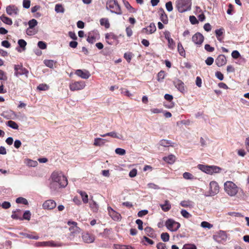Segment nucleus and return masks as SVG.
Here are the masks:
<instances>
[{
	"label": "nucleus",
	"mask_w": 249,
	"mask_h": 249,
	"mask_svg": "<svg viewBox=\"0 0 249 249\" xmlns=\"http://www.w3.org/2000/svg\"><path fill=\"white\" fill-rule=\"evenodd\" d=\"M67 185V178L62 172H53L52 174L50 188L52 192L60 188H65Z\"/></svg>",
	"instance_id": "nucleus-1"
},
{
	"label": "nucleus",
	"mask_w": 249,
	"mask_h": 249,
	"mask_svg": "<svg viewBox=\"0 0 249 249\" xmlns=\"http://www.w3.org/2000/svg\"><path fill=\"white\" fill-rule=\"evenodd\" d=\"M106 9L110 10V12L121 15L122 12L117 0H107L106 3Z\"/></svg>",
	"instance_id": "nucleus-2"
},
{
	"label": "nucleus",
	"mask_w": 249,
	"mask_h": 249,
	"mask_svg": "<svg viewBox=\"0 0 249 249\" xmlns=\"http://www.w3.org/2000/svg\"><path fill=\"white\" fill-rule=\"evenodd\" d=\"M191 0H178L176 1L177 8L180 13L190 11L191 9Z\"/></svg>",
	"instance_id": "nucleus-3"
},
{
	"label": "nucleus",
	"mask_w": 249,
	"mask_h": 249,
	"mask_svg": "<svg viewBox=\"0 0 249 249\" xmlns=\"http://www.w3.org/2000/svg\"><path fill=\"white\" fill-rule=\"evenodd\" d=\"M224 189L225 192L230 196H235L238 191V187L231 181H227L224 183Z\"/></svg>",
	"instance_id": "nucleus-4"
},
{
	"label": "nucleus",
	"mask_w": 249,
	"mask_h": 249,
	"mask_svg": "<svg viewBox=\"0 0 249 249\" xmlns=\"http://www.w3.org/2000/svg\"><path fill=\"white\" fill-rule=\"evenodd\" d=\"M67 224L70 226L69 228L70 233L69 238L71 240L74 237L79 234L81 230L77 226V223L76 222L69 221Z\"/></svg>",
	"instance_id": "nucleus-5"
},
{
	"label": "nucleus",
	"mask_w": 249,
	"mask_h": 249,
	"mask_svg": "<svg viewBox=\"0 0 249 249\" xmlns=\"http://www.w3.org/2000/svg\"><path fill=\"white\" fill-rule=\"evenodd\" d=\"M14 71V75L17 77L22 75H24L26 77H28L29 71L25 68H24L22 64L15 65Z\"/></svg>",
	"instance_id": "nucleus-6"
},
{
	"label": "nucleus",
	"mask_w": 249,
	"mask_h": 249,
	"mask_svg": "<svg viewBox=\"0 0 249 249\" xmlns=\"http://www.w3.org/2000/svg\"><path fill=\"white\" fill-rule=\"evenodd\" d=\"M165 226L171 231H177L180 226V224L172 219H168L165 222Z\"/></svg>",
	"instance_id": "nucleus-7"
},
{
	"label": "nucleus",
	"mask_w": 249,
	"mask_h": 249,
	"mask_svg": "<svg viewBox=\"0 0 249 249\" xmlns=\"http://www.w3.org/2000/svg\"><path fill=\"white\" fill-rule=\"evenodd\" d=\"M213 239L218 243L223 244L227 239L226 232L224 231H219L213 235Z\"/></svg>",
	"instance_id": "nucleus-8"
},
{
	"label": "nucleus",
	"mask_w": 249,
	"mask_h": 249,
	"mask_svg": "<svg viewBox=\"0 0 249 249\" xmlns=\"http://www.w3.org/2000/svg\"><path fill=\"white\" fill-rule=\"evenodd\" d=\"M36 247H59L63 246V244L61 243H55L53 241H48L44 242H38L36 243Z\"/></svg>",
	"instance_id": "nucleus-9"
},
{
	"label": "nucleus",
	"mask_w": 249,
	"mask_h": 249,
	"mask_svg": "<svg viewBox=\"0 0 249 249\" xmlns=\"http://www.w3.org/2000/svg\"><path fill=\"white\" fill-rule=\"evenodd\" d=\"M85 86L86 85L84 81H80L70 83L69 88L71 91H75L83 89Z\"/></svg>",
	"instance_id": "nucleus-10"
},
{
	"label": "nucleus",
	"mask_w": 249,
	"mask_h": 249,
	"mask_svg": "<svg viewBox=\"0 0 249 249\" xmlns=\"http://www.w3.org/2000/svg\"><path fill=\"white\" fill-rule=\"evenodd\" d=\"M209 195L206 196H213L219 192V186L215 181H211L209 185Z\"/></svg>",
	"instance_id": "nucleus-11"
},
{
	"label": "nucleus",
	"mask_w": 249,
	"mask_h": 249,
	"mask_svg": "<svg viewBox=\"0 0 249 249\" xmlns=\"http://www.w3.org/2000/svg\"><path fill=\"white\" fill-rule=\"evenodd\" d=\"M99 37V34L97 31H93L88 33L87 41L91 44L94 43L96 39Z\"/></svg>",
	"instance_id": "nucleus-12"
},
{
	"label": "nucleus",
	"mask_w": 249,
	"mask_h": 249,
	"mask_svg": "<svg viewBox=\"0 0 249 249\" xmlns=\"http://www.w3.org/2000/svg\"><path fill=\"white\" fill-rule=\"evenodd\" d=\"M175 87L181 93L186 92L184 83L180 79H176L173 81Z\"/></svg>",
	"instance_id": "nucleus-13"
},
{
	"label": "nucleus",
	"mask_w": 249,
	"mask_h": 249,
	"mask_svg": "<svg viewBox=\"0 0 249 249\" xmlns=\"http://www.w3.org/2000/svg\"><path fill=\"white\" fill-rule=\"evenodd\" d=\"M7 14L11 16H16L18 13V9L15 5H9L6 8Z\"/></svg>",
	"instance_id": "nucleus-14"
},
{
	"label": "nucleus",
	"mask_w": 249,
	"mask_h": 249,
	"mask_svg": "<svg viewBox=\"0 0 249 249\" xmlns=\"http://www.w3.org/2000/svg\"><path fill=\"white\" fill-rule=\"evenodd\" d=\"M56 206V202L53 199L45 201L42 205L43 208L46 210H52L55 208Z\"/></svg>",
	"instance_id": "nucleus-15"
},
{
	"label": "nucleus",
	"mask_w": 249,
	"mask_h": 249,
	"mask_svg": "<svg viewBox=\"0 0 249 249\" xmlns=\"http://www.w3.org/2000/svg\"><path fill=\"white\" fill-rule=\"evenodd\" d=\"M204 40L203 36L200 33H196L192 36L193 42L196 45H201Z\"/></svg>",
	"instance_id": "nucleus-16"
},
{
	"label": "nucleus",
	"mask_w": 249,
	"mask_h": 249,
	"mask_svg": "<svg viewBox=\"0 0 249 249\" xmlns=\"http://www.w3.org/2000/svg\"><path fill=\"white\" fill-rule=\"evenodd\" d=\"M107 210L109 215L115 221H120L121 215L120 213L113 210L110 207H107Z\"/></svg>",
	"instance_id": "nucleus-17"
},
{
	"label": "nucleus",
	"mask_w": 249,
	"mask_h": 249,
	"mask_svg": "<svg viewBox=\"0 0 249 249\" xmlns=\"http://www.w3.org/2000/svg\"><path fill=\"white\" fill-rule=\"evenodd\" d=\"M75 74L79 77L85 79H88L90 76L89 72L86 70H77L75 72Z\"/></svg>",
	"instance_id": "nucleus-18"
},
{
	"label": "nucleus",
	"mask_w": 249,
	"mask_h": 249,
	"mask_svg": "<svg viewBox=\"0 0 249 249\" xmlns=\"http://www.w3.org/2000/svg\"><path fill=\"white\" fill-rule=\"evenodd\" d=\"M156 31V27L154 23H151L149 26L142 29V32L147 34H152Z\"/></svg>",
	"instance_id": "nucleus-19"
},
{
	"label": "nucleus",
	"mask_w": 249,
	"mask_h": 249,
	"mask_svg": "<svg viewBox=\"0 0 249 249\" xmlns=\"http://www.w3.org/2000/svg\"><path fill=\"white\" fill-rule=\"evenodd\" d=\"M227 59L225 56L223 54H220L215 59V63L218 67H221L226 64Z\"/></svg>",
	"instance_id": "nucleus-20"
},
{
	"label": "nucleus",
	"mask_w": 249,
	"mask_h": 249,
	"mask_svg": "<svg viewBox=\"0 0 249 249\" xmlns=\"http://www.w3.org/2000/svg\"><path fill=\"white\" fill-rule=\"evenodd\" d=\"M160 15V19L164 24H167L168 19L167 15L162 8H160L159 11Z\"/></svg>",
	"instance_id": "nucleus-21"
},
{
	"label": "nucleus",
	"mask_w": 249,
	"mask_h": 249,
	"mask_svg": "<svg viewBox=\"0 0 249 249\" xmlns=\"http://www.w3.org/2000/svg\"><path fill=\"white\" fill-rule=\"evenodd\" d=\"M160 206L162 210L165 212L169 211L171 208V205L167 200L164 201V204H160Z\"/></svg>",
	"instance_id": "nucleus-22"
},
{
	"label": "nucleus",
	"mask_w": 249,
	"mask_h": 249,
	"mask_svg": "<svg viewBox=\"0 0 249 249\" xmlns=\"http://www.w3.org/2000/svg\"><path fill=\"white\" fill-rule=\"evenodd\" d=\"M100 136L102 137H106V136H110V137H111L112 138H117V139H120V140H122L123 139V137L121 135L119 136L117 134V133H116L114 131H112V132H108V133H106L105 134H101Z\"/></svg>",
	"instance_id": "nucleus-23"
},
{
	"label": "nucleus",
	"mask_w": 249,
	"mask_h": 249,
	"mask_svg": "<svg viewBox=\"0 0 249 249\" xmlns=\"http://www.w3.org/2000/svg\"><path fill=\"white\" fill-rule=\"evenodd\" d=\"M144 231L146 234L149 237L151 238H155L156 234L154 232V230L149 227H147L144 229Z\"/></svg>",
	"instance_id": "nucleus-24"
},
{
	"label": "nucleus",
	"mask_w": 249,
	"mask_h": 249,
	"mask_svg": "<svg viewBox=\"0 0 249 249\" xmlns=\"http://www.w3.org/2000/svg\"><path fill=\"white\" fill-rule=\"evenodd\" d=\"M107 142V141L105 139L100 138H95L94 141V145L95 146H101L104 145Z\"/></svg>",
	"instance_id": "nucleus-25"
},
{
	"label": "nucleus",
	"mask_w": 249,
	"mask_h": 249,
	"mask_svg": "<svg viewBox=\"0 0 249 249\" xmlns=\"http://www.w3.org/2000/svg\"><path fill=\"white\" fill-rule=\"evenodd\" d=\"M14 115L15 113L12 110L4 111L1 114V116L7 120L12 118L13 116Z\"/></svg>",
	"instance_id": "nucleus-26"
},
{
	"label": "nucleus",
	"mask_w": 249,
	"mask_h": 249,
	"mask_svg": "<svg viewBox=\"0 0 249 249\" xmlns=\"http://www.w3.org/2000/svg\"><path fill=\"white\" fill-rule=\"evenodd\" d=\"M180 205L184 207L193 208L194 206V203L190 200H183L180 202Z\"/></svg>",
	"instance_id": "nucleus-27"
},
{
	"label": "nucleus",
	"mask_w": 249,
	"mask_h": 249,
	"mask_svg": "<svg viewBox=\"0 0 249 249\" xmlns=\"http://www.w3.org/2000/svg\"><path fill=\"white\" fill-rule=\"evenodd\" d=\"M0 19L5 24H6L8 25H11L13 23L12 19L7 17H6L5 15H2L0 17Z\"/></svg>",
	"instance_id": "nucleus-28"
},
{
	"label": "nucleus",
	"mask_w": 249,
	"mask_h": 249,
	"mask_svg": "<svg viewBox=\"0 0 249 249\" xmlns=\"http://www.w3.org/2000/svg\"><path fill=\"white\" fill-rule=\"evenodd\" d=\"M159 143L161 146L164 147H168L169 146H174V143L172 142L171 141L169 140H161V141H160Z\"/></svg>",
	"instance_id": "nucleus-29"
},
{
	"label": "nucleus",
	"mask_w": 249,
	"mask_h": 249,
	"mask_svg": "<svg viewBox=\"0 0 249 249\" xmlns=\"http://www.w3.org/2000/svg\"><path fill=\"white\" fill-rule=\"evenodd\" d=\"M77 192L80 195L84 203H87L89 201V199L87 193L82 191H78Z\"/></svg>",
	"instance_id": "nucleus-30"
},
{
	"label": "nucleus",
	"mask_w": 249,
	"mask_h": 249,
	"mask_svg": "<svg viewBox=\"0 0 249 249\" xmlns=\"http://www.w3.org/2000/svg\"><path fill=\"white\" fill-rule=\"evenodd\" d=\"M89 207L94 212H96L98 210V205L92 199L90 200Z\"/></svg>",
	"instance_id": "nucleus-31"
},
{
	"label": "nucleus",
	"mask_w": 249,
	"mask_h": 249,
	"mask_svg": "<svg viewBox=\"0 0 249 249\" xmlns=\"http://www.w3.org/2000/svg\"><path fill=\"white\" fill-rule=\"evenodd\" d=\"M163 160L171 164L173 163L176 160V157L173 155H169L167 157L163 158Z\"/></svg>",
	"instance_id": "nucleus-32"
},
{
	"label": "nucleus",
	"mask_w": 249,
	"mask_h": 249,
	"mask_svg": "<svg viewBox=\"0 0 249 249\" xmlns=\"http://www.w3.org/2000/svg\"><path fill=\"white\" fill-rule=\"evenodd\" d=\"M100 24L104 26L106 28L108 29L110 27V24L108 19L107 18H102L100 20Z\"/></svg>",
	"instance_id": "nucleus-33"
},
{
	"label": "nucleus",
	"mask_w": 249,
	"mask_h": 249,
	"mask_svg": "<svg viewBox=\"0 0 249 249\" xmlns=\"http://www.w3.org/2000/svg\"><path fill=\"white\" fill-rule=\"evenodd\" d=\"M209 169V174H212L213 173H219L221 170L220 168L216 166H210V167Z\"/></svg>",
	"instance_id": "nucleus-34"
},
{
	"label": "nucleus",
	"mask_w": 249,
	"mask_h": 249,
	"mask_svg": "<svg viewBox=\"0 0 249 249\" xmlns=\"http://www.w3.org/2000/svg\"><path fill=\"white\" fill-rule=\"evenodd\" d=\"M83 239L85 242L92 243L94 241V238L90 236L89 234L86 233L82 236Z\"/></svg>",
	"instance_id": "nucleus-35"
},
{
	"label": "nucleus",
	"mask_w": 249,
	"mask_h": 249,
	"mask_svg": "<svg viewBox=\"0 0 249 249\" xmlns=\"http://www.w3.org/2000/svg\"><path fill=\"white\" fill-rule=\"evenodd\" d=\"M56 63V61H54L53 60H44V64L47 67L50 68H53L54 65Z\"/></svg>",
	"instance_id": "nucleus-36"
},
{
	"label": "nucleus",
	"mask_w": 249,
	"mask_h": 249,
	"mask_svg": "<svg viewBox=\"0 0 249 249\" xmlns=\"http://www.w3.org/2000/svg\"><path fill=\"white\" fill-rule=\"evenodd\" d=\"M54 10L57 13H64L65 12V9L61 4H56Z\"/></svg>",
	"instance_id": "nucleus-37"
},
{
	"label": "nucleus",
	"mask_w": 249,
	"mask_h": 249,
	"mask_svg": "<svg viewBox=\"0 0 249 249\" xmlns=\"http://www.w3.org/2000/svg\"><path fill=\"white\" fill-rule=\"evenodd\" d=\"M178 51L181 56L183 57L185 56V50L180 42L178 44Z\"/></svg>",
	"instance_id": "nucleus-38"
},
{
	"label": "nucleus",
	"mask_w": 249,
	"mask_h": 249,
	"mask_svg": "<svg viewBox=\"0 0 249 249\" xmlns=\"http://www.w3.org/2000/svg\"><path fill=\"white\" fill-rule=\"evenodd\" d=\"M6 125L14 129H18V124L14 121L11 120L7 122Z\"/></svg>",
	"instance_id": "nucleus-39"
},
{
	"label": "nucleus",
	"mask_w": 249,
	"mask_h": 249,
	"mask_svg": "<svg viewBox=\"0 0 249 249\" xmlns=\"http://www.w3.org/2000/svg\"><path fill=\"white\" fill-rule=\"evenodd\" d=\"M197 167L199 169H200L202 171H203L207 174L209 173V168H210V166H207V165H204L203 164H198L197 165Z\"/></svg>",
	"instance_id": "nucleus-40"
},
{
	"label": "nucleus",
	"mask_w": 249,
	"mask_h": 249,
	"mask_svg": "<svg viewBox=\"0 0 249 249\" xmlns=\"http://www.w3.org/2000/svg\"><path fill=\"white\" fill-rule=\"evenodd\" d=\"M106 39L107 40V42L108 44L111 45L112 43L109 41V39L114 40L116 39V36L113 33H107L106 35L105 36Z\"/></svg>",
	"instance_id": "nucleus-41"
},
{
	"label": "nucleus",
	"mask_w": 249,
	"mask_h": 249,
	"mask_svg": "<svg viewBox=\"0 0 249 249\" xmlns=\"http://www.w3.org/2000/svg\"><path fill=\"white\" fill-rule=\"evenodd\" d=\"M16 203L18 204H23L24 205H27L28 204V202L27 200L23 197H19L16 199Z\"/></svg>",
	"instance_id": "nucleus-42"
},
{
	"label": "nucleus",
	"mask_w": 249,
	"mask_h": 249,
	"mask_svg": "<svg viewBox=\"0 0 249 249\" xmlns=\"http://www.w3.org/2000/svg\"><path fill=\"white\" fill-rule=\"evenodd\" d=\"M31 213L29 211H26L23 213V217H21L20 220H22L23 219L29 220L31 218Z\"/></svg>",
	"instance_id": "nucleus-43"
},
{
	"label": "nucleus",
	"mask_w": 249,
	"mask_h": 249,
	"mask_svg": "<svg viewBox=\"0 0 249 249\" xmlns=\"http://www.w3.org/2000/svg\"><path fill=\"white\" fill-rule=\"evenodd\" d=\"M158 81L160 82H161L163 81V80L164 78L165 77V72L163 71H160L158 73Z\"/></svg>",
	"instance_id": "nucleus-44"
},
{
	"label": "nucleus",
	"mask_w": 249,
	"mask_h": 249,
	"mask_svg": "<svg viewBox=\"0 0 249 249\" xmlns=\"http://www.w3.org/2000/svg\"><path fill=\"white\" fill-rule=\"evenodd\" d=\"M18 45L23 50H25V47L27 45L26 42L22 39H20L18 40Z\"/></svg>",
	"instance_id": "nucleus-45"
},
{
	"label": "nucleus",
	"mask_w": 249,
	"mask_h": 249,
	"mask_svg": "<svg viewBox=\"0 0 249 249\" xmlns=\"http://www.w3.org/2000/svg\"><path fill=\"white\" fill-rule=\"evenodd\" d=\"M37 20L35 19H32L29 20L28 22L29 28L33 29L36 25H37Z\"/></svg>",
	"instance_id": "nucleus-46"
},
{
	"label": "nucleus",
	"mask_w": 249,
	"mask_h": 249,
	"mask_svg": "<svg viewBox=\"0 0 249 249\" xmlns=\"http://www.w3.org/2000/svg\"><path fill=\"white\" fill-rule=\"evenodd\" d=\"M161 239L163 242H167L169 240V234L167 232H163L160 235Z\"/></svg>",
	"instance_id": "nucleus-47"
},
{
	"label": "nucleus",
	"mask_w": 249,
	"mask_h": 249,
	"mask_svg": "<svg viewBox=\"0 0 249 249\" xmlns=\"http://www.w3.org/2000/svg\"><path fill=\"white\" fill-rule=\"evenodd\" d=\"M180 213L183 217L186 218H189L192 216V215L190 213L184 209L181 210Z\"/></svg>",
	"instance_id": "nucleus-48"
},
{
	"label": "nucleus",
	"mask_w": 249,
	"mask_h": 249,
	"mask_svg": "<svg viewBox=\"0 0 249 249\" xmlns=\"http://www.w3.org/2000/svg\"><path fill=\"white\" fill-rule=\"evenodd\" d=\"M167 41L168 48L171 50H174L175 47V42L174 40L171 38L170 39H168Z\"/></svg>",
	"instance_id": "nucleus-49"
},
{
	"label": "nucleus",
	"mask_w": 249,
	"mask_h": 249,
	"mask_svg": "<svg viewBox=\"0 0 249 249\" xmlns=\"http://www.w3.org/2000/svg\"><path fill=\"white\" fill-rule=\"evenodd\" d=\"M223 32H224L223 29H217L215 31L216 37L217 38V39L218 40L221 41V39L219 38V37L223 35Z\"/></svg>",
	"instance_id": "nucleus-50"
},
{
	"label": "nucleus",
	"mask_w": 249,
	"mask_h": 249,
	"mask_svg": "<svg viewBox=\"0 0 249 249\" xmlns=\"http://www.w3.org/2000/svg\"><path fill=\"white\" fill-rule=\"evenodd\" d=\"M124 5L126 8L128 9L130 12L131 13H134L135 12V10L134 8H133L131 5L129 4V3L128 1H124Z\"/></svg>",
	"instance_id": "nucleus-51"
},
{
	"label": "nucleus",
	"mask_w": 249,
	"mask_h": 249,
	"mask_svg": "<svg viewBox=\"0 0 249 249\" xmlns=\"http://www.w3.org/2000/svg\"><path fill=\"white\" fill-rule=\"evenodd\" d=\"M39 90H47L49 89V86L46 84H39L37 88Z\"/></svg>",
	"instance_id": "nucleus-52"
},
{
	"label": "nucleus",
	"mask_w": 249,
	"mask_h": 249,
	"mask_svg": "<svg viewBox=\"0 0 249 249\" xmlns=\"http://www.w3.org/2000/svg\"><path fill=\"white\" fill-rule=\"evenodd\" d=\"M7 80V76L6 75V73L0 70V80L6 81Z\"/></svg>",
	"instance_id": "nucleus-53"
},
{
	"label": "nucleus",
	"mask_w": 249,
	"mask_h": 249,
	"mask_svg": "<svg viewBox=\"0 0 249 249\" xmlns=\"http://www.w3.org/2000/svg\"><path fill=\"white\" fill-rule=\"evenodd\" d=\"M115 153L119 155H124L125 154V150L121 148H117L115 149Z\"/></svg>",
	"instance_id": "nucleus-54"
},
{
	"label": "nucleus",
	"mask_w": 249,
	"mask_h": 249,
	"mask_svg": "<svg viewBox=\"0 0 249 249\" xmlns=\"http://www.w3.org/2000/svg\"><path fill=\"white\" fill-rule=\"evenodd\" d=\"M37 46L40 49L42 50L45 49L47 48L46 43L42 41H38L37 43Z\"/></svg>",
	"instance_id": "nucleus-55"
},
{
	"label": "nucleus",
	"mask_w": 249,
	"mask_h": 249,
	"mask_svg": "<svg viewBox=\"0 0 249 249\" xmlns=\"http://www.w3.org/2000/svg\"><path fill=\"white\" fill-rule=\"evenodd\" d=\"M201 226L203 228H208V229H211L213 227V225L211 224H210L209 222H206V221L202 222L201 223Z\"/></svg>",
	"instance_id": "nucleus-56"
},
{
	"label": "nucleus",
	"mask_w": 249,
	"mask_h": 249,
	"mask_svg": "<svg viewBox=\"0 0 249 249\" xmlns=\"http://www.w3.org/2000/svg\"><path fill=\"white\" fill-rule=\"evenodd\" d=\"M183 177L186 179H192L194 178L193 175L189 172L184 173Z\"/></svg>",
	"instance_id": "nucleus-57"
},
{
	"label": "nucleus",
	"mask_w": 249,
	"mask_h": 249,
	"mask_svg": "<svg viewBox=\"0 0 249 249\" xmlns=\"http://www.w3.org/2000/svg\"><path fill=\"white\" fill-rule=\"evenodd\" d=\"M132 53H125L124 54V58L128 62H130L132 58Z\"/></svg>",
	"instance_id": "nucleus-58"
},
{
	"label": "nucleus",
	"mask_w": 249,
	"mask_h": 249,
	"mask_svg": "<svg viewBox=\"0 0 249 249\" xmlns=\"http://www.w3.org/2000/svg\"><path fill=\"white\" fill-rule=\"evenodd\" d=\"M182 249H197L196 247L194 244H185L183 246Z\"/></svg>",
	"instance_id": "nucleus-59"
},
{
	"label": "nucleus",
	"mask_w": 249,
	"mask_h": 249,
	"mask_svg": "<svg viewBox=\"0 0 249 249\" xmlns=\"http://www.w3.org/2000/svg\"><path fill=\"white\" fill-rule=\"evenodd\" d=\"M166 8L168 12H171L173 10L172 3L171 1L166 2L165 4Z\"/></svg>",
	"instance_id": "nucleus-60"
},
{
	"label": "nucleus",
	"mask_w": 249,
	"mask_h": 249,
	"mask_svg": "<svg viewBox=\"0 0 249 249\" xmlns=\"http://www.w3.org/2000/svg\"><path fill=\"white\" fill-rule=\"evenodd\" d=\"M214 61V59L212 57H208L205 60L206 64L208 66H211L213 64Z\"/></svg>",
	"instance_id": "nucleus-61"
},
{
	"label": "nucleus",
	"mask_w": 249,
	"mask_h": 249,
	"mask_svg": "<svg viewBox=\"0 0 249 249\" xmlns=\"http://www.w3.org/2000/svg\"><path fill=\"white\" fill-rule=\"evenodd\" d=\"M189 19L192 24H196L198 23L196 18L194 16H190Z\"/></svg>",
	"instance_id": "nucleus-62"
},
{
	"label": "nucleus",
	"mask_w": 249,
	"mask_h": 249,
	"mask_svg": "<svg viewBox=\"0 0 249 249\" xmlns=\"http://www.w3.org/2000/svg\"><path fill=\"white\" fill-rule=\"evenodd\" d=\"M30 0H23V7L24 8L28 9L30 6Z\"/></svg>",
	"instance_id": "nucleus-63"
},
{
	"label": "nucleus",
	"mask_w": 249,
	"mask_h": 249,
	"mask_svg": "<svg viewBox=\"0 0 249 249\" xmlns=\"http://www.w3.org/2000/svg\"><path fill=\"white\" fill-rule=\"evenodd\" d=\"M157 249H167L166 245L163 243H159L157 245Z\"/></svg>",
	"instance_id": "nucleus-64"
}]
</instances>
